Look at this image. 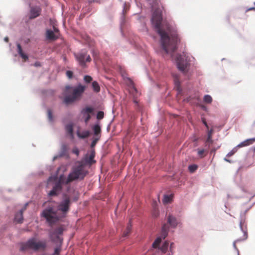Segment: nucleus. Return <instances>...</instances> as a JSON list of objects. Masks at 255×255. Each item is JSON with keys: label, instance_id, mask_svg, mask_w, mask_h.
<instances>
[{"label": "nucleus", "instance_id": "423d86ee", "mask_svg": "<svg viewBox=\"0 0 255 255\" xmlns=\"http://www.w3.org/2000/svg\"><path fill=\"white\" fill-rule=\"evenodd\" d=\"M42 215L50 224L56 223L59 219V218L56 215V212L54 211L52 208H49L44 210L43 211Z\"/></svg>", "mask_w": 255, "mask_h": 255}, {"label": "nucleus", "instance_id": "c03bdc74", "mask_svg": "<svg viewBox=\"0 0 255 255\" xmlns=\"http://www.w3.org/2000/svg\"><path fill=\"white\" fill-rule=\"evenodd\" d=\"M34 65L36 67H38V66H41V64H40V63L39 62H36Z\"/></svg>", "mask_w": 255, "mask_h": 255}, {"label": "nucleus", "instance_id": "473e14b6", "mask_svg": "<svg viewBox=\"0 0 255 255\" xmlns=\"http://www.w3.org/2000/svg\"><path fill=\"white\" fill-rule=\"evenodd\" d=\"M171 199V197L168 195H165L164 197V199L163 200V202L164 204L168 203L170 202Z\"/></svg>", "mask_w": 255, "mask_h": 255}, {"label": "nucleus", "instance_id": "bb28decb", "mask_svg": "<svg viewBox=\"0 0 255 255\" xmlns=\"http://www.w3.org/2000/svg\"><path fill=\"white\" fill-rule=\"evenodd\" d=\"M168 247V243L167 241H165L164 244L162 245L161 247L160 248V250L162 253H165L167 250Z\"/></svg>", "mask_w": 255, "mask_h": 255}, {"label": "nucleus", "instance_id": "f3484780", "mask_svg": "<svg viewBox=\"0 0 255 255\" xmlns=\"http://www.w3.org/2000/svg\"><path fill=\"white\" fill-rule=\"evenodd\" d=\"M94 135L96 137H99L100 138L101 136V129L99 124L95 125L93 127Z\"/></svg>", "mask_w": 255, "mask_h": 255}, {"label": "nucleus", "instance_id": "1a4fd4ad", "mask_svg": "<svg viewBox=\"0 0 255 255\" xmlns=\"http://www.w3.org/2000/svg\"><path fill=\"white\" fill-rule=\"evenodd\" d=\"M62 176L60 177L59 181L55 183L52 190L49 192L48 193L49 196H56L61 191L62 189Z\"/></svg>", "mask_w": 255, "mask_h": 255}, {"label": "nucleus", "instance_id": "864d4df0", "mask_svg": "<svg viewBox=\"0 0 255 255\" xmlns=\"http://www.w3.org/2000/svg\"><path fill=\"white\" fill-rule=\"evenodd\" d=\"M125 10V7L124 8V9H123V11H124Z\"/></svg>", "mask_w": 255, "mask_h": 255}, {"label": "nucleus", "instance_id": "de8ad7c7", "mask_svg": "<svg viewBox=\"0 0 255 255\" xmlns=\"http://www.w3.org/2000/svg\"><path fill=\"white\" fill-rule=\"evenodd\" d=\"M173 243H171V245H170V249H171V248L173 247Z\"/></svg>", "mask_w": 255, "mask_h": 255}, {"label": "nucleus", "instance_id": "7ed1b4c3", "mask_svg": "<svg viewBox=\"0 0 255 255\" xmlns=\"http://www.w3.org/2000/svg\"><path fill=\"white\" fill-rule=\"evenodd\" d=\"M88 173V171L86 169V165L84 161L78 162L72 168L65 183L68 184L77 179L83 180Z\"/></svg>", "mask_w": 255, "mask_h": 255}, {"label": "nucleus", "instance_id": "393cba45", "mask_svg": "<svg viewBox=\"0 0 255 255\" xmlns=\"http://www.w3.org/2000/svg\"><path fill=\"white\" fill-rule=\"evenodd\" d=\"M131 230V224L130 223V221H129V222L127 227L126 231H125L123 233V236L124 237L128 236L129 235V234L130 233Z\"/></svg>", "mask_w": 255, "mask_h": 255}, {"label": "nucleus", "instance_id": "cd10ccee", "mask_svg": "<svg viewBox=\"0 0 255 255\" xmlns=\"http://www.w3.org/2000/svg\"><path fill=\"white\" fill-rule=\"evenodd\" d=\"M66 130L68 133L73 134V126L71 124L67 125L66 127Z\"/></svg>", "mask_w": 255, "mask_h": 255}, {"label": "nucleus", "instance_id": "c756f323", "mask_svg": "<svg viewBox=\"0 0 255 255\" xmlns=\"http://www.w3.org/2000/svg\"><path fill=\"white\" fill-rule=\"evenodd\" d=\"M174 81L176 87L177 88V90H179L180 89V82L179 77L178 76H176L174 77Z\"/></svg>", "mask_w": 255, "mask_h": 255}, {"label": "nucleus", "instance_id": "e433bc0d", "mask_svg": "<svg viewBox=\"0 0 255 255\" xmlns=\"http://www.w3.org/2000/svg\"><path fill=\"white\" fill-rule=\"evenodd\" d=\"M66 75L69 79H72L73 77V73L71 71H67L66 72Z\"/></svg>", "mask_w": 255, "mask_h": 255}, {"label": "nucleus", "instance_id": "09e8293b", "mask_svg": "<svg viewBox=\"0 0 255 255\" xmlns=\"http://www.w3.org/2000/svg\"><path fill=\"white\" fill-rule=\"evenodd\" d=\"M62 147L63 149H65L66 148V145H63Z\"/></svg>", "mask_w": 255, "mask_h": 255}, {"label": "nucleus", "instance_id": "4468645a", "mask_svg": "<svg viewBox=\"0 0 255 255\" xmlns=\"http://www.w3.org/2000/svg\"><path fill=\"white\" fill-rule=\"evenodd\" d=\"M167 223L172 228H175L178 224L176 218L170 215L167 217Z\"/></svg>", "mask_w": 255, "mask_h": 255}, {"label": "nucleus", "instance_id": "9b49d317", "mask_svg": "<svg viewBox=\"0 0 255 255\" xmlns=\"http://www.w3.org/2000/svg\"><path fill=\"white\" fill-rule=\"evenodd\" d=\"M41 11V9L39 7L34 6L31 7L29 18L31 19L38 17L40 14Z\"/></svg>", "mask_w": 255, "mask_h": 255}, {"label": "nucleus", "instance_id": "c9c22d12", "mask_svg": "<svg viewBox=\"0 0 255 255\" xmlns=\"http://www.w3.org/2000/svg\"><path fill=\"white\" fill-rule=\"evenodd\" d=\"M104 117V113L102 111H100L97 113V118L98 120H101L103 119Z\"/></svg>", "mask_w": 255, "mask_h": 255}, {"label": "nucleus", "instance_id": "b1692460", "mask_svg": "<svg viewBox=\"0 0 255 255\" xmlns=\"http://www.w3.org/2000/svg\"><path fill=\"white\" fill-rule=\"evenodd\" d=\"M161 241H162V239L161 237L157 238L152 244V248L154 249L159 248V245H160Z\"/></svg>", "mask_w": 255, "mask_h": 255}, {"label": "nucleus", "instance_id": "f704fd0d", "mask_svg": "<svg viewBox=\"0 0 255 255\" xmlns=\"http://www.w3.org/2000/svg\"><path fill=\"white\" fill-rule=\"evenodd\" d=\"M92 78L89 75H86L84 77V80L86 83H89L92 81Z\"/></svg>", "mask_w": 255, "mask_h": 255}, {"label": "nucleus", "instance_id": "4c0bfd02", "mask_svg": "<svg viewBox=\"0 0 255 255\" xmlns=\"http://www.w3.org/2000/svg\"><path fill=\"white\" fill-rule=\"evenodd\" d=\"M47 115L49 121H52L53 120L52 113L50 110H48Z\"/></svg>", "mask_w": 255, "mask_h": 255}, {"label": "nucleus", "instance_id": "f257e3e1", "mask_svg": "<svg viewBox=\"0 0 255 255\" xmlns=\"http://www.w3.org/2000/svg\"><path fill=\"white\" fill-rule=\"evenodd\" d=\"M152 23L156 29L161 38V46L164 51L168 54H172L177 49V44L180 39L176 32H172L169 24L164 27L161 24L162 21V12L159 10H155L152 15Z\"/></svg>", "mask_w": 255, "mask_h": 255}, {"label": "nucleus", "instance_id": "6ab92c4d", "mask_svg": "<svg viewBox=\"0 0 255 255\" xmlns=\"http://www.w3.org/2000/svg\"><path fill=\"white\" fill-rule=\"evenodd\" d=\"M17 52L21 56V57L23 59L24 61H26L28 57L27 55L24 54L22 51L21 46L19 43L17 44Z\"/></svg>", "mask_w": 255, "mask_h": 255}, {"label": "nucleus", "instance_id": "f03ea898", "mask_svg": "<svg viewBox=\"0 0 255 255\" xmlns=\"http://www.w3.org/2000/svg\"><path fill=\"white\" fill-rule=\"evenodd\" d=\"M85 89L86 87L81 84L76 87L66 86L64 91L65 96L63 100V103L69 105L79 100Z\"/></svg>", "mask_w": 255, "mask_h": 255}, {"label": "nucleus", "instance_id": "a878e982", "mask_svg": "<svg viewBox=\"0 0 255 255\" xmlns=\"http://www.w3.org/2000/svg\"><path fill=\"white\" fill-rule=\"evenodd\" d=\"M92 86L93 89V90L95 92H99L100 91V87L98 84V83L96 81H94L92 82Z\"/></svg>", "mask_w": 255, "mask_h": 255}, {"label": "nucleus", "instance_id": "5701e85b", "mask_svg": "<svg viewBox=\"0 0 255 255\" xmlns=\"http://www.w3.org/2000/svg\"><path fill=\"white\" fill-rule=\"evenodd\" d=\"M77 135L81 138H85L89 136L90 132L88 130H84L81 132H78Z\"/></svg>", "mask_w": 255, "mask_h": 255}, {"label": "nucleus", "instance_id": "3c124183", "mask_svg": "<svg viewBox=\"0 0 255 255\" xmlns=\"http://www.w3.org/2000/svg\"><path fill=\"white\" fill-rule=\"evenodd\" d=\"M254 9V7H253V8H250V9H249V10H252V9Z\"/></svg>", "mask_w": 255, "mask_h": 255}, {"label": "nucleus", "instance_id": "72a5a7b5", "mask_svg": "<svg viewBox=\"0 0 255 255\" xmlns=\"http://www.w3.org/2000/svg\"><path fill=\"white\" fill-rule=\"evenodd\" d=\"M99 137H95L92 141L91 144V147L93 148L96 145L97 142L100 140Z\"/></svg>", "mask_w": 255, "mask_h": 255}, {"label": "nucleus", "instance_id": "7c9ffc66", "mask_svg": "<svg viewBox=\"0 0 255 255\" xmlns=\"http://www.w3.org/2000/svg\"><path fill=\"white\" fill-rule=\"evenodd\" d=\"M204 101L206 103L210 104L212 101V98L210 95H206L204 97Z\"/></svg>", "mask_w": 255, "mask_h": 255}, {"label": "nucleus", "instance_id": "ddd939ff", "mask_svg": "<svg viewBox=\"0 0 255 255\" xmlns=\"http://www.w3.org/2000/svg\"><path fill=\"white\" fill-rule=\"evenodd\" d=\"M25 209L24 208L20 210V211L17 213L14 217V221L17 223H22L23 222V212L24 211Z\"/></svg>", "mask_w": 255, "mask_h": 255}, {"label": "nucleus", "instance_id": "ea45409f", "mask_svg": "<svg viewBox=\"0 0 255 255\" xmlns=\"http://www.w3.org/2000/svg\"><path fill=\"white\" fill-rule=\"evenodd\" d=\"M72 152L73 153L77 155H79V151L78 149L77 148H74L72 150Z\"/></svg>", "mask_w": 255, "mask_h": 255}, {"label": "nucleus", "instance_id": "0eeeda50", "mask_svg": "<svg viewBox=\"0 0 255 255\" xmlns=\"http://www.w3.org/2000/svg\"><path fill=\"white\" fill-rule=\"evenodd\" d=\"M70 203V198L67 195H65L63 201L59 204L58 209L63 213H65L69 210Z\"/></svg>", "mask_w": 255, "mask_h": 255}, {"label": "nucleus", "instance_id": "58836bf2", "mask_svg": "<svg viewBox=\"0 0 255 255\" xmlns=\"http://www.w3.org/2000/svg\"><path fill=\"white\" fill-rule=\"evenodd\" d=\"M61 251L60 247H57L55 249L54 253L53 255H59Z\"/></svg>", "mask_w": 255, "mask_h": 255}, {"label": "nucleus", "instance_id": "412c9836", "mask_svg": "<svg viewBox=\"0 0 255 255\" xmlns=\"http://www.w3.org/2000/svg\"><path fill=\"white\" fill-rule=\"evenodd\" d=\"M63 232V229L62 227H60L55 229L53 233L50 234V237L52 238L54 236H55L58 238V235L62 234Z\"/></svg>", "mask_w": 255, "mask_h": 255}, {"label": "nucleus", "instance_id": "a19ab883", "mask_svg": "<svg viewBox=\"0 0 255 255\" xmlns=\"http://www.w3.org/2000/svg\"><path fill=\"white\" fill-rule=\"evenodd\" d=\"M202 121L203 122V123L204 124V125L206 126V127L207 128V129L209 128V126L206 121V120L204 119V118H202Z\"/></svg>", "mask_w": 255, "mask_h": 255}, {"label": "nucleus", "instance_id": "79ce46f5", "mask_svg": "<svg viewBox=\"0 0 255 255\" xmlns=\"http://www.w3.org/2000/svg\"><path fill=\"white\" fill-rule=\"evenodd\" d=\"M56 180V178L55 177H50L48 180V182H49L51 181H55Z\"/></svg>", "mask_w": 255, "mask_h": 255}, {"label": "nucleus", "instance_id": "49530a36", "mask_svg": "<svg viewBox=\"0 0 255 255\" xmlns=\"http://www.w3.org/2000/svg\"><path fill=\"white\" fill-rule=\"evenodd\" d=\"M216 150L215 149H212L211 150V153H212L213 152H215Z\"/></svg>", "mask_w": 255, "mask_h": 255}, {"label": "nucleus", "instance_id": "c85d7f7f", "mask_svg": "<svg viewBox=\"0 0 255 255\" xmlns=\"http://www.w3.org/2000/svg\"><path fill=\"white\" fill-rule=\"evenodd\" d=\"M197 168L198 166L196 164H192L188 166V169L191 173L194 172Z\"/></svg>", "mask_w": 255, "mask_h": 255}, {"label": "nucleus", "instance_id": "9d476101", "mask_svg": "<svg viewBox=\"0 0 255 255\" xmlns=\"http://www.w3.org/2000/svg\"><path fill=\"white\" fill-rule=\"evenodd\" d=\"M93 112L94 109L89 107H86L82 110L81 113L84 118V121L86 124H87L90 120L91 118V114H93Z\"/></svg>", "mask_w": 255, "mask_h": 255}, {"label": "nucleus", "instance_id": "4be33fe9", "mask_svg": "<svg viewBox=\"0 0 255 255\" xmlns=\"http://www.w3.org/2000/svg\"><path fill=\"white\" fill-rule=\"evenodd\" d=\"M213 132V129H211L210 130H208L207 132V138L206 140V143H209L210 144H212L213 142V140L212 139V133Z\"/></svg>", "mask_w": 255, "mask_h": 255}, {"label": "nucleus", "instance_id": "6e6552de", "mask_svg": "<svg viewBox=\"0 0 255 255\" xmlns=\"http://www.w3.org/2000/svg\"><path fill=\"white\" fill-rule=\"evenodd\" d=\"M76 58L80 65L83 67L85 66L86 62H90L91 60L90 56L88 55L86 52H81L76 55Z\"/></svg>", "mask_w": 255, "mask_h": 255}, {"label": "nucleus", "instance_id": "2eb2a0df", "mask_svg": "<svg viewBox=\"0 0 255 255\" xmlns=\"http://www.w3.org/2000/svg\"><path fill=\"white\" fill-rule=\"evenodd\" d=\"M46 36L47 39L52 40H55L58 38V36L52 30L50 29L46 30Z\"/></svg>", "mask_w": 255, "mask_h": 255}, {"label": "nucleus", "instance_id": "603ef678", "mask_svg": "<svg viewBox=\"0 0 255 255\" xmlns=\"http://www.w3.org/2000/svg\"><path fill=\"white\" fill-rule=\"evenodd\" d=\"M134 102L135 103H137V102L136 100H134Z\"/></svg>", "mask_w": 255, "mask_h": 255}, {"label": "nucleus", "instance_id": "2f4dec72", "mask_svg": "<svg viewBox=\"0 0 255 255\" xmlns=\"http://www.w3.org/2000/svg\"><path fill=\"white\" fill-rule=\"evenodd\" d=\"M237 146L235 147L231 151H230L227 155V156L230 157L233 156L238 150Z\"/></svg>", "mask_w": 255, "mask_h": 255}, {"label": "nucleus", "instance_id": "dca6fc26", "mask_svg": "<svg viewBox=\"0 0 255 255\" xmlns=\"http://www.w3.org/2000/svg\"><path fill=\"white\" fill-rule=\"evenodd\" d=\"M255 141V138L248 139L244 141L243 142H241L239 144H238L237 146V147L238 148L242 147L244 146H248V145L253 144Z\"/></svg>", "mask_w": 255, "mask_h": 255}, {"label": "nucleus", "instance_id": "8fccbe9b", "mask_svg": "<svg viewBox=\"0 0 255 255\" xmlns=\"http://www.w3.org/2000/svg\"><path fill=\"white\" fill-rule=\"evenodd\" d=\"M225 160H226V161H228V162H230V160H228V159H227L226 158H225Z\"/></svg>", "mask_w": 255, "mask_h": 255}, {"label": "nucleus", "instance_id": "a211bd4d", "mask_svg": "<svg viewBox=\"0 0 255 255\" xmlns=\"http://www.w3.org/2000/svg\"><path fill=\"white\" fill-rule=\"evenodd\" d=\"M196 150L197 151V155L200 158L205 157L208 153V148H198Z\"/></svg>", "mask_w": 255, "mask_h": 255}, {"label": "nucleus", "instance_id": "20e7f679", "mask_svg": "<svg viewBox=\"0 0 255 255\" xmlns=\"http://www.w3.org/2000/svg\"><path fill=\"white\" fill-rule=\"evenodd\" d=\"M46 247V240L37 241L35 238H31L26 243H21L20 244V250L21 251H25L29 249L35 251L39 250L44 251Z\"/></svg>", "mask_w": 255, "mask_h": 255}, {"label": "nucleus", "instance_id": "a18cd8bd", "mask_svg": "<svg viewBox=\"0 0 255 255\" xmlns=\"http://www.w3.org/2000/svg\"><path fill=\"white\" fill-rule=\"evenodd\" d=\"M4 40L5 42H7L8 41V38L7 37H5Z\"/></svg>", "mask_w": 255, "mask_h": 255}, {"label": "nucleus", "instance_id": "f8f14e48", "mask_svg": "<svg viewBox=\"0 0 255 255\" xmlns=\"http://www.w3.org/2000/svg\"><path fill=\"white\" fill-rule=\"evenodd\" d=\"M95 156V150L93 149L91 150L89 156L85 158V160L84 161V162L85 163V164L87 163L89 164L90 165H91L92 164L96 162V161L94 159Z\"/></svg>", "mask_w": 255, "mask_h": 255}, {"label": "nucleus", "instance_id": "39448f33", "mask_svg": "<svg viewBox=\"0 0 255 255\" xmlns=\"http://www.w3.org/2000/svg\"><path fill=\"white\" fill-rule=\"evenodd\" d=\"M176 63L178 69L182 73H186L190 66L189 59L184 53L178 54L176 57Z\"/></svg>", "mask_w": 255, "mask_h": 255}, {"label": "nucleus", "instance_id": "37998d69", "mask_svg": "<svg viewBox=\"0 0 255 255\" xmlns=\"http://www.w3.org/2000/svg\"><path fill=\"white\" fill-rule=\"evenodd\" d=\"M53 30H54V32L55 33V34L59 32V30L57 27H56L55 26H53Z\"/></svg>", "mask_w": 255, "mask_h": 255}, {"label": "nucleus", "instance_id": "aec40b11", "mask_svg": "<svg viewBox=\"0 0 255 255\" xmlns=\"http://www.w3.org/2000/svg\"><path fill=\"white\" fill-rule=\"evenodd\" d=\"M169 228L165 224L163 225L162 227L161 232V239H164L168 235Z\"/></svg>", "mask_w": 255, "mask_h": 255}]
</instances>
